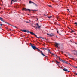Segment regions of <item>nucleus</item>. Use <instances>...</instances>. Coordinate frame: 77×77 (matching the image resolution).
Listing matches in <instances>:
<instances>
[{
  "mask_svg": "<svg viewBox=\"0 0 77 77\" xmlns=\"http://www.w3.org/2000/svg\"><path fill=\"white\" fill-rule=\"evenodd\" d=\"M30 45H31V47H32L33 50H35V49H37L38 50V51H40V49H38V48H36L35 46L33 45H32V44L31 43H30Z\"/></svg>",
  "mask_w": 77,
  "mask_h": 77,
  "instance_id": "1",
  "label": "nucleus"
},
{
  "mask_svg": "<svg viewBox=\"0 0 77 77\" xmlns=\"http://www.w3.org/2000/svg\"><path fill=\"white\" fill-rule=\"evenodd\" d=\"M27 33H30V34H31V35H34V36H35V37H37V35H36L35 34V33H34L32 32H30L29 31H28V30H26V32Z\"/></svg>",
  "mask_w": 77,
  "mask_h": 77,
  "instance_id": "2",
  "label": "nucleus"
},
{
  "mask_svg": "<svg viewBox=\"0 0 77 77\" xmlns=\"http://www.w3.org/2000/svg\"><path fill=\"white\" fill-rule=\"evenodd\" d=\"M36 25L37 26V27L33 26V25H32V27H35V28H40V26H39V25L37 23Z\"/></svg>",
  "mask_w": 77,
  "mask_h": 77,
  "instance_id": "3",
  "label": "nucleus"
},
{
  "mask_svg": "<svg viewBox=\"0 0 77 77\" xmlns=\"http://www.w3.org/2000/svg\"><path fill=\"white\" fill-rule=\"evenodd\" d=\"M22 10L23 11H24V10L25 11H28L29 12H30V9H27L26 8H23L22 9Z\"/></svg>",
  "mask_w": 77,
  "mask_h": 77,
  "instance_id": "4",
  "label": "nucleus"
},
{
  "mask_svg": "<svg viewBox=\"0 0 77 77\" xmlns=\"http://www.w3.org/2000/svg\"><path fill=\"white\" fill-rule=\"evenodd\" d=\"M55 45L56 47H58V46H59V45H60V44H59V43H55Z\"/></svg>",
  "mask_w": 77,
  "mask_h": 77,
  "instance_id": "5",
  "label": "nucleus"
},
{
  "mask_svg": "<svg viewBox=\"0 0 77 77\" xmlns=\"http://www.w3.org/2000/svg\"><path fill=\"white\" fill-rule=\"evenodd\" d=\"M62 69L64 71H67L68 72H70V71H68L67 69L66 68L63 69Z\"/></svg>",
  "mask_w": 77,
  "mask_h": 77,
  "instance_id": "6",
  "label": "nucleus"
},
{
  "mask_svg": "<svg viewBox=\"0 0 77 77\" xmlns=\"http://www.w3.org/2000/svg\"><path fill=\"white\" fill-rule=\"evenodd\" d=\"M40 51V52H41V55L42 56H45V57H47V56H45V55H44V53H43L42 52V51H41L40 50V51Z\"/></svg>",
  "mask_w": 77,
  "mask_h": 77,
  "instance_id": "7",
  "label": "nucleus"
},
{
  "mask_svg": "<svg viewBox=\"0 0 77 77\" xmlns=\"http://www.w3.org/2000/svg\"><path fill=\"white\" fill-rule=\"evenodd\" d=\"M62 62H63V63H68L66 61H65V60H63Z\"/></svg>",
  "mask_w": 77,
  "mask_h": 77,
  "instance_id": "8",
  "label": "nucleus"
},
{
  "mask_svg": "<svg viewBox=\"0 0 77 77\" xmlns=\"http://www.w3.org/2000/svg\"><path fill=\"white\" fill-rule=\"evenodd\" d=\"M0 20L2 21H3V22H5L4 20H3V19L2 17H0Z\"/></svg>",
  "mask_w": 77,
  "mask_h": 77,
  "instance_id": "9",
  "label": "nucleus"
},
{
  "mask_svg": "<svg viewBox=\"0 0 77 77\" xmlns=\"http://www.w3.org/2000/svg\"><path fill=\"white\" fill-rule=\"evenodd\" d=\"M54 34L51 33V34H50V36H51V37H52V36H54Z\"/></svg>",
  "mask_w": 77,
  "mask_h": 77,
  "instance_id": "10",
  "label": "nucleus"
},
{
  "mask_svg": "<svg viewBox=\"0 0 77 77\" xmlns=\"http://www.w3.org/2000/svg\"><path fill=\"white\" fill-rule=\"evenodd\" d=\"M58 59H59V60L61 61V62H62V60H62V59H61L60 58V57H58Z\"/></svg>",
  "mask_w": 77,
  "mask_h": 77,
  "instance_id": "11",
  "label": "nucleus"
},
{
  "mask_svg": "<svg viewBox=\"0 0 77 77\" xmlns=\"http://www.w3.org/2000/svg\"><path fill=\"white\" fill-rule=\"evenodd\" d=\"M48 51L49 53H50V54H51V52L50 51V49H48Z\"/></svg>",
  "mask_w": 77,
  "mask_h": 77,
  "instance_id": "12",
  "label": "nucleus"
},
{
  "mask_svg": "<svg viewBox=\"0 0 77 77\" xmlns=\"http://www.w3.org/2000/svg\"><path fill=\"white\" fill-rule=\"evenodd\" d=\"M36 38H41L42 39H44V38L43 37H38L37 36V37H36Z\"/></svg>",
  "mask_w": 77,
  "mask_h": 77,
  "instance_id": "13",
  "label": "nucleus"
},
{
  "mask_svg": "<svg viewBox=\"0 0 77 77\" xmlns=\"http://www.w3.org/2000/svg\"><path fill=\"white\" fill-rule=\"evenodd\" d=\"M32 3H33L34 5L35 6H38V5H36V4L34 3V2H32Z\"/></svg>",
  "mask_w": 77,
  "mask_h": 77,
  "instance_id": "14",
  "label": "nucleus"
},
{
  "mask_svg": "<svg viewBox=\"0 0 77 77\" xmlns=\"http://www.w3.org/2000/svg\"><path fill=\"white\" fill-rule=\"evenodd\" d=\"M55 62H56V63H57V64H59V63H60V62H58V61L56 60Z\"/></svg>",
  "mask_w": 77,
  "mask_h": 77,
  "instance_id": "15",
  "label": "nucleus"
},
{
  "mask_svg": "<svg viewBox=\"0 0 77 77\" xmlns=\"http://www.w3.org/2000/svg\"><path fill=\"white\" fill-rule=\"evenodd\" d=\"M22 32H25V33L27 32V30H22Z\"/></svg>",
  "mask_w": 77,
  "mask_h": 77,
  "instance_id": "16",
  "label": "nucleus"
},
{
  "mask_svg": "<svg viewBox=\"0 0 77 77\" xmlns=\"http://www.w3.org/2000/svg\"><path fill=\"white\" fill-rule=\"evenodd\" d=\"M67 63H66V64H68V65H70V66H72V65H71V64H70V63H68L67 62Z\"/></svg>",
  "mask_w": 77,
  "mask_h": 77,
  "instance_id": "17",
  "label": "nucleus"
},
{
  "mask_svg": "<svg viewBox=\"0 0 77 77\" xmlns=\"http://www.w3.org/2000/svg\"><path fill=\"white\" fill-rule=\"evenodd\" d=\"M43 50H48V49L46 48H43Z\"/></svg>",
  "mask_w": 77,
  "mask_h": 77,
  "instance_id": "18",
  "label": "nucleus"
},
{
  "mask_svg": "<svg viewBox=\"0 0 77 77\" xmlns=\"http://www.w3.org/2000/svg\"><path fill=\"white\" fill-rule=\"evenodd\" d=\"M51 17H52V16H48V18H49V19L50 18H51Z\"/></svg>",
  "mask_w": 77,
  "mask_h": 77,
  "instance_id": "19",
  "label": "nucleus"
},
{
  "mask_svg": "<svg viewBox=\"0 0 77 77\" xmlns=\"http://www.w3.org/2000/svg\"><path fill=\"white\" fill-rule=\"evenodd\" d=\"M14 0H11V4H12V2L14 3Z\"/></svg>",
  "mask_w": 77,
  "mask_h": 77,
  "instance_id": "20",
  "label": "nucleus"
},
{
  "mask_svg": "<svg viewBox=\"0 0 77 77\" xmlns=\"http://www.w3.org/2000/svg\"><path fill=\"white\" fill-rule=\"evenodd\" d=\"M33 12H36V11H38V10H33L32 11Z\"/></svg>",
  "mask_w": 77,
  "mask_h": 77,
  "instance_id": "21",
  "label": "nucleus"
},
{
  "mask_svg": "<svg viewBox=\"0 0 77 77\" xmlns=\"http://www.w3.org/2000/svg\"><path fill=\"white\" fill-rule=\"evenodd\" d=\"M29 3H33V2H32L31 1H29Z\"/></svg>",
  "mask_w": 77,
  "mask_h": 77,
  "instance_id": "22",
  "label": "nucleus"
},
{
  "mask_svg": "<svg viewBox=\"0 0 77 77\" xmlns=\"http://www.w3.org/2000/svg\"><path fill=\"white\" fill-rule=\"evenodd\" d=\"M48 6H49V7H50L51 8L52 7V6L51 5H48Z\"/></svg>",
  "mask_w": 77,
  "mask_h": 77,
  "instance_id": "23",
  "label": "nucleus"
},
{
  "mask_svg": "<svg viewBox=\"0 0 77 77\" xmlns=\"http://www.w3.org/2000/svg\"><path fill=\"white\" fill-rule=\"evenodd\" d=\"M12 26H13V27H15V28H17V27L16 26H14L13 25H12Z\"/></svg>",
  "mask_w": 77,
  "mask_h": 77,
  "instance_id": "24",
  "label": "nucleus"
},
{
  "mask_svg": "<svg viewBox=\"0 0 77 77\" xmlns=\"http://www.w3.org/2000/svg\"><path fill=\"white\" fill-rule=\"evenodd\" d=\"M5 23H6V24H9V25H10L11 26H12L11 25H10V24H9L8 23L6 22Z\"/></svg>",
  "mask_w": 77,
  "mask_h": 77,
  "instance_id": "25",
  "label": "nucleus"
},
{
  "mask_svg": "<svg viewBox=\"0 0 77 77\" xmlns=\"http://www.w3.org/2000/svg\"><path fill=\"white\" fill-rule=\"evenodd\" d=\"M74 24H76V26H77V22H75V23H74Z\"/></svg>",
  "mask_w": 77,
  "mask_h": 77,
  "instance_id": "26",
  "label": "nucleus"
},
{
  "mask_svg": "<svg viewBox=\"0 0 77 77\" xmlns=\"http://www.w3.org/2000/svg\"><path fill=\"white\" fill-rule=\"evenodd\" d=\"M47 35H49L50 36V35L51 34H49V33H47Z\"/></svg>",
  "mask_w": 77,
  "mask_h": 77,
  "instance_id": "27",
  "label": "nucleus"
},
{
  "mask_svg": "<svg viewBox=\"0 0 77 77\" xmlns=\"http://www.w3.org/2000/svg\"><path fill=\"white\" fill-rule=\"evenodd\" d=\"M52 55H55V54H54V53H52Z\"/></svg>",
  "mask_w": 77,
  "mask_h": 77,
  "instance_id": "28",
  "label": "nucleus"
},
{
  "mask_svg": "<svg viewBox=\"0 0 77 77\" xmlns=\"http://www.w3.org/2000/svg\"><path fill=\"white\" fill-rule=\"evenodd\" d=\"M67 10L68 11H69V12H70V11H69V9H67Z\"/></svg>",
  "mask_w": 77,
  "mask_h": 77,
  "instance_id": "29",
  "label": "nucleus"
},
{
  "mask_svg": "<svg viewBox=\"0 0 77 77\" xmlns=\"http://www.w3.org/2000/svg\"><path fill=\"white\" fill-rule=\"evenodd\" d=\"M0 26H3V25L2 24H0Z\"/></svg>",
  "mask_w": 77,
  "mask_h": 77,
  "instance_id": "30",
  "label": "nucleus"
},
{
  "mask_svg": "<svg viewBox=\"0 0 77 77\" xmlns=\"http://www.w3.org/2000/svg\"><path fill=\"white\" fill-rule=\"evenodd\" d=\"M74 32V31L72 30V31H71V32L73 33V32Z\"/></svg>",
  "mask_w": 77,
  "mask_h": 77,
  "instance_id": "31",
  "label": "nucleus"
},
{
  "mask_svg": "<svg viewBox=\"0 0 77 77\" xmlns=\"http://www.w3.org/2000/svg\"><path fill=\"white\" fill-rule=\"evenodd\" d=\"M73 66L74 68H75V66Z\"/></svg>",
  "mask_w": 77,
  "mask_h": 77,
  "instance_id": "32",
  "label": "nucleus"
},
{
  "mask_svg": "<svg viewBox=\"0 0 77 77\" xmlns=\"http://www.w3.org/2000/svg\"><path fill=\"white\" fill-rule=\"evenodd\" d=\"M57 33H59V32H58V31H57Z\"/></svg>",
  "mask_w": 77,
  "mask_h": 77,
  "instance_id": "33",
  "label": "nucleus"
},
{
  "mask_svg": "<svg viewBox=\"0 0 77 77\" xmlns=\"http://www.w3.org/2000/svg\"><path fill=\"white\" fill-rule=\"evenodd\" d=\"M75 74H76V75H77V73H75Z\"/></svg>",
  "mask_w": 77,
  "mask_h": 77,
  "instance_id": "34",
  "label": "nucleus"
},
{
  "mask_svg": "<svg viewBox=\"0 0 77 77\" xmlns=\"http://www.w3.org/2000/svg\"><path fill=\"white\" fill-rule=\"evenodd\" d=\"M75 72V71H73V72H74H74Z\"/></svg>",
  "mask_w": 77,
  "mask_h": 77,
  "instance_id": "35",
  "label": "nucleus"
},
{
  "mask_svg": "<svg viewBox=\"0 0 77 77\" xmlns=\"http://www.w3.org/2000/svg\"><path fill=\"white\" fill-rule=\"evenodd\" d=\"M26 23H29V22H26Z\"/></svg>",
  "mask_w": 77,
  "mask_h": 77,
  "instance_id": "36",
  "label": "nucleus"
},
{
  "mask_svg": "<svg viewBox=\"0 0 77 77\" xmlns=\"http://www.w3.org/2000/svg\"><path fill=\"white\" fill-rule=\"evenodd\" d=\"M27 14V15H29V14Z\"/></svg>",
  "mask_w": 77,
  "mask_h": 77,
  "instance_id": "37",
  "label": "nucleus"
},
{
  "mask_svg": "<svg viewBox=\"0 0 77 77\" xmlns=\"http://www.w3.org/2000/svg\"><path fill=\"white\" fill-rule=\"evenodd\" d=\"M10 30H11V29H9Z\"/></svg>",
  "mask_w": 77,
  "mask_h": 77,
  "instance_id": "38",
  "label": "nucleus"
},
{
  "mask_svg": "<svg viewBox=\"0 0 77 77\" xmlns=\"http://www.w3.org/2000/svg\"><path fill=\"white\" fill-rule=\"evenodd\" d=\"M1 2H2V3H3V1H1Z\"/></svg>",
  "mask_w": 77,
  "mask_h": 77,
  "instance_id": "39",
  "label": "nucleus"
},
{
  "mask_svg": "<svg viewBox=\"0 0 77 77\" xmlns=\"http://www.w3.org/2000/svg\"><path fill=\"white\" fill-rule=\"evenodd\" d=\"M56 56L57 57V55H56Z\"/></svg>",
  "mask_w": 77,
  "mask_h": 77,
  "instance_id": "40",
  "label": "nucleus"
},
{
  "mask_svg": "<svg viewBox=\"0 0 77 77\" xmlns=\"http://www.w3.org/2000/svg\"><path fill=\"white\" fill-rule=\"evenodd\" d=\"M43 47L42 48H43Z\"/></svg>",
  "mask_w": 77,
  "mask_h": 77,
  "instance_id": "41",
  "label": "nucleus"
},
{
  "mask_svg": "<svg viewBox=\"0 0 77 77\" xmlns=\"http://www.w3.org/2000/svg\"><path fill=\"white\" fill-rule=\"evenodd\" d=\"M73 51H74V50H73Z\"/></svg>",
  "mask_w": 77,
  "mask_h": 77,
  "instance_id": "42",
  "label": "nucleus"
}]
</instances>
